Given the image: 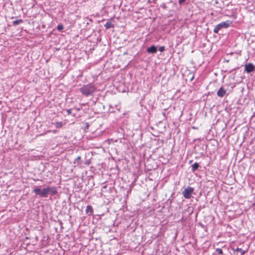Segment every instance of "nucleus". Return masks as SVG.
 Returning a JSON list of instances; mask_svg holds the SVG:
<instances>
[{
	"label": "nucleus",
	"mask_w": 255,
	"mask_h": 255,
	"mask_svg": "<svg viewBox=\"0 0 255 255\" xmlns=\"http://www.w3.org/2000/svg\"><path fill=\"white\" fill-rule=\"evenodd\" d=\"M231 22L230 21H223L219 23L221 26V28H228L229 27Z\"/></svg>",
	"instance_id": "nucleus-8"
},
{
	"label": "nucleus",
	"mask_w": 255,
	"mask_h": 255,
	"mask_svg": "<svg viewBox=\"0 0 255 255\" xmlns=\"http://www.w3.org/2000/svg\"><path fill=\"white\" fill-rule=\"evenodd\" d=\"M23 22V20L22 19H17V20H14L13 22H12V24L13 25H17L21 23H22Z\"/></svg>",
	"instance_id": "nucleus-14"
},
{
	"label": "nucleus",
	"mask_w": 255,
	"mask_h": 255,
	"mask_svg": "<svg viewBox=\"0 0 255 255\" xmlns=\"http://www.w3.org/2000/svg\"><path fill=\"white\" fill-rule=\"evenodd\" d=\"M48 194L51 196H54L57 193V188L55 187L48 186Z\"/></svg>",
	"instance_id": "nucleus-6"
},
{
	"label": "nucleus",
	"mask_w": 255,
	"mask_h": 255,
	"mask_svg": "<svg viewBox=\"0 0 255 255\" xmlns=\"http://www.w3.org/2000/svg\"><path fill=\"white\" fill-rule=\"evenodd\" d=\"M219 24L216 25L214 28L213 32L215 33H218L219 31L221 29V26Z\"/></svg>",
	"instance_id": "nucleus-12"
},
{
	"label": "nucleus",
	"mask_w": 255,
	"mask_h": 255,
	"mask_svg": "<svg viewBox=\"0 0 255 255\" xmlns=\"http://www.w3.org/2000/svg\"><path fill=\"white\" fill-rule=\"evenodd\" d=\"M96 90V88L92 84L84 85L80 89V91L86 97L93 96Z\"/></svg>",
	"instance_id": "nucleus-1"
},
{
	"label": "nucleus",
	"mask_w": 255,
	"mask_h": 255,
	"mask_svg": "<svg viewBox=\"0 0 255 255\" xmlns=\"http://www.w3.org/2000/svg\"><path fill=\"white\" fill-rule=\"evenodd\" d=\"M63 28L64 27L62 24H58L57 26V29L58 31H61L62 30H63Z\"/></svg>",
	"instance_id": "nucleus-16"
},
{
	"label": "nucleus",
	"mask_w": 255,
	"mask_h": 255,
	"mask_svg": "<svg viewBox=\"0 0 255 255\" xmlns=\"http://www.w3.org/2000/svg\"><path fill=\"white\" fill-rule=\"evenodd\" d=\"M161 7L163 8V9H166V5L165 3H162L161 5Z\"/></svg>",
	"instance_id": "nucleus-21"
},
{
	"label": "nucleus",
	"mask_w": 255,
	"mask_h": 255,
	"mask_svg": "<svg viewBox=\"0 0 255 255\" xmlns=\"http://www.w3.org/2000/svg\"><path fill=\"white\" fill-rule=\"evenodd\" d=\"M53 124H54L56 128H61L63 126V123L61 122H56L55 123H52Z\"/></svg>",
	"instance_id": "nucleus-13"
},
{
	"label": "nucleus",
	"mask_w": 255,
	"mask_h": 255,
	"mask_svg": "<svg viewBox=\"0 0 255 255\" xmlns=\"http://www.w3.org/2000/svg\"><path fill=\"white\" fill-rule=\"evenodd\" d=\"M86 214L88 215H92L93 213V208L91 205H88L86 209Z\"/></svg>",
	"instance_id": "nucleus-9"
},
{
	"label": "nucleus",
	"mask_w": 255,
	"mask_h": 255,
	"mask_svg": "<svg viewBox=\"0 0 255 255\" xmlns=\"http://www.w3.org/2000/svg\"><path fill=\"white\" fill-rule=\"evenodd\" d=\"M216 251L220 255H223V254L222 250L220 248H217Z\"/></svg>",
	"instance_id": "nucleus-17"
},
{
	"label": "nucleus",
	"mask_w": 255,
	"mask_h": 255,
	"mask_svg": "<svg viewBox=\"0 0 255 255\" xmlns=\"http://www.w3.org/2000/svg\"><path fill=\"white\" fill-rule=\"evenodd\" d=\"M66 112L68 115L72 114V109H68L66 110Z\"/></svg>",
	"instance_id": "nucleus-20"
},
{
	"label": "nucleus",
	"mask_w": 255,
	"mask_h": 255,
	"mask_svg": "<svg viewBox=\"0 0 255 255\" xmlns=\"http://www.w3.org/2000/svg\"><path fill=\"white\" fill-rule=\"evenodd\" d=\"M200 166L199 164L197 162H195L192 166H191V170L192 172H195V170H197L199 167Z\"/></svg>",
	"instance_id": "nucleus-10"
},
{
	"label": "nucleus",
	"mask_w": 255,
	"mask_h": 255,
	"mask_svg": "<svg viewBox=\"0 0 255 255\" xmlns=\"http://www.w3.org/2000/svg\"><path fill=\"white\" fill-rule=\"evenodd\" d=\"M226 94V90L221 87L217 91V95L219 97L223 98Z\"/></svg>",
	"instance_id": "nucleus-7"
},
{
	"label": "nucleus",
	"mask_w": 255,
	"mask_h": 255,
	"mask_svg": "<svg viewBox=\"0 0 255 255\" xmlns=\"http://www.w3.org/2000/svg\"><path fill=\"white\" fill-rule=\"evenodd\" d=\"M245 71L248 73H250L255 71V66L251 63L246 64Z\"/></svg>",
	"instance_id": "nucleus-4"
},
{
	"label": "nucleus",
	"mask_w": 255,
	"mask_h": 255,
	"mask_svg": "<svg viewBox=\"0 0 255 255\" xmlns=\"http://www.w3.org/2000/svg\"><path fill=\"white\" fill-rule=\"evenodd\" d=\"M236 69H233L232 70H230L229 71H226V72H228V73H231L234 70H235Z\"/></svg>",
	"instance_id": "nucleus-23"
},
{
	"label": "nucleus",
	"mask_w": 255,
	"mask_h": 255,
	"mask_svg": "<svg viewBox=\"0 0 255 255\" xmlns=\"http://www.w3.org/2000/svg\"><path fill=\"white\" fill-rule=\"evenodd\" d=\"M159 51H160L161 52H163L165 50V47L163 46H160L159 48Z\"/></svg>",
	"instance_id": "nucleus-19"
},
{
	"label": "nucleus",
	"mask_w": 255,
	"mask_h": 255,
	"mask_svg": "<svg viewBox=\"0 0 255 255\" xmlns=\"http://www.w3.org/2000/svg\"><path fill=\"white\" fill-rule=\"evenodd\" d=\"M224 61L228 63L229 62V60H226L225 58H224Z\"/></svg>",
	"instance_id": "nucleus-24"
},
{
	"label": "nucleus",
	"mask_w": 255,
	"mask_h": 255,
	"mask_svg": "<svg viewBox=\"0 0 255 255\" xmlns=\"http://www.w3.org/2000/svg\"><path fill=\"white\" fill-rule=\"evenodd\" d=\"M157 48L156 46L154 45H151L150 47H148L146 51L148 53L155 54L157 52Z\"/></svg>",
	"instance_id": "nucleus-5"
},
{
	"label": "nucleus",
	"mask_w": 255,
	"mask_h": 255,
	"mask_svg": "<svg viewBox=\"0 0 255 255\" xmlns=\"http://www.w3.org/2000/svg\"><path fill=\"white\" fill-rule=\"evenodd\" d=\"M185 1V0H179V3L180 4H183Z\"/></svg>",
	"instance_id": "nucleus-22"
},
{
	"label": "nucleus",
	"mask_w": 255,
	"mask_h": 255,
	"mask_svg": "<svg viewBox=\"0 0 255 255\" xmlns=\"http://www.w3.org/2000/svg\"><path fill=\"white\" fill-rule=\"evenodd\" d=\"M81 160V157L80 156H78L75 159V163H80Z\"/></svg>",
	"instance_id": "nucleus-18"
},
{
	"label": "nucleus",
	"mask_w": 255,
	"mask_h": 255,
	"mask_svg": "<svg viewBox=\"0 0 255 255\" xmlns=\"http://www.w3.org/2000/svg\"><path fill=\"white\" fill-rule=\"evenodd\" d=\"M48 186L44 188L42 190H41L39 187H36L33 192L37 195H39L41 197L46 198L48 195Z\"/></svg>",
	"instance_id": "nucleus-2"
},
{
	"label": "nucleus",
	"mask_w": 255,
	"mask_h": 255,
	"mask_svg": "<svg viewBox=\"0 0 255 255\" xmlns=\"http://www.w3.org/2000/svg\"><path fill=\"white\" fill-rule=\"evenodd\" d=\"M105 28L108 29L114 27V25L110 21H107L104 25Z\"/></svg>",
	"instance_id": "nucleus-11"
},
{
	"label": "nucleus",
	"mask_w": 255,
	"mask_h": 255,
	"mask_svg": "<svg viewBox=\"0 0 255 255\" xmlns=\"http://www.w3.org/2000/svg\"><path fill=\"white\" fill-rule=\"evenodd\" d=\"M236 251L240 252L241 254V255H243L245 253V252L243 250H242L241 248H237L236 249Z\"/></svg>",
	"instance_id": "nucleus-15"
},
{
	"label": "nucleus",
	"mask_w": 255,
	"mask_h": 255,
	"mask_svg": "<svg viewBox=\"0 0 255 255\" xmlns=\"http://www.w3.org/2000/svg\"><path fill=\"white\" fill-rule=\"evenodd\" d=\"M194 189L191 187H188L182 192L183 197L186 199H190L192 197V194L193 193Z\"/></svg>",
	"instance_id": "nucleus-3"
}]
</instances>
